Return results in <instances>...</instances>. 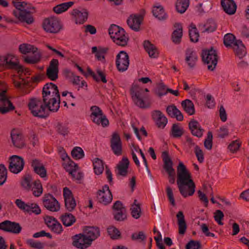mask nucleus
Masks as SVG:
<instances>
[{
	"mask_svg": "<svg viewBox=\"0 0 249 249\" xmlns=\"http://www.w3.org/2000/svg\"><path fill=\"white\" fill-rule=\"evenodd\" d=\"M63 224L66 227L71 226L76 221V218L71 213H66L60 216Z\"/></svg>",
	"mask_w": 249,
	"mask_h": 249,
	"instance_id": "2f4dec72",
	"label": "nucleus"
},
{
	"mask_svg": "<svg viewBox=\"0 0 249 249\" xmlns=\"http://www.w3.org/2000/svg\"><path fill=\"white\" fill-rule=\"evenodd\" d=\"M130 210L131 214L133 218L138 219L141 216V208L139 204L132 205Z\"/></svg>",
	"mask_w": 249,
	"mask_h": 249,
	"instance_id": "3c124183",
	"label": "nucleus"
},
{
	"mask_svg": "<svg viewBox=\"0 0 249 249\" xmlns=\"http://www.w3.org/2000/svg\"><path fill=\"white\" fill-rule=\"evenodd\" d=\"M28 206L29 207L26 212L28 213H34L36 214L40 213L41 210L37 204L31 203L30 204H28Z\"/></svg>",
	"mask_w": 249,
	"mask_h": 249,
	"instance_id": "052dcab7",
	"label": "nucleus"
},
{
	"mask_svg": "<svg viewBox=\"0 0 249 249\" xmlns=\"http://www.w3.org/2000/svg\"><path fill=\"white\" fill-rule=\"evenodd\" d=\"M34 55L32 56H22V58L23 59L25 62L28 64H34L38 63L40 61L41 56L40 53H37V52L33 53Z\"/></svg>",
	"mask_w": 249,
	"mask_h": 249,
	"instance_id": "4c0bfd02",
	"label": "nucleus"
},
{
	"mask_svg": "<svg viewBox=\"0 0 249 249\" xmlns=\"http://www.w3.org/2000/svg\"><path fill=\"white\" fill-rule=\"evenodd\" d=\"M59 62L56 59H53L46 70L47 77L52 81H56L58 77Z\"/></svg>",
	"mask_w": 249,
	"mask_h": 249,
	"instance_id": "4468645a",
	"label": "nucleus"
},
{
	"mask_svg": "<svg viewBox=\"0 0 249 249\" xmlns=\"http://www.w3.org/2000/svg\"><path fill=\"white\" fill-rule=\"evenodd\" d=\"M184 133L183 129L178 124H174L171 128V135L174 138H179Z\"/></svg>",
	"mask_w": 249,
	"mask_h": 249,
	"instance_id": "49530a36",
	"label": "nucleus"
},
{
	"mask_svg": "<svg viewBox=\"0 0 249 249\" xmlns=\"http://www.w3.org/2000/svg\"><path fill=\"white\" fill-rule=\"evenodd\" d=\"M19 51L22 54H26L29 53H35L37 52V48L30 44L23 43L19 46Z\"/></svg>",
	"mask_w": 249,
	"mask_h": 249,
	"instance_id": "e433bc0d",
	"label": "nucleus"
},
{
	"mask_svg": "<svg viewBox=\"0 0 249 249\" xmlns=\"http://www.w3.org/2000/svg\"><path fill=\"white\" fill-rule=\"evenodd\" d=\"M22 228L19 223L5 220L0 223V230L4 231L18 234L20 232Z\"/></svg>",
	"mask_w": 249,
	"mask_h": 249,
	"instance_id": "ddd939ff",
	"label": "nucleus"
},
{
	"mask_svg": "<svg viewBox=\"0 0 249 249\" xmlns=\"http://www.w3.org/2000/svg\"><path fill=\"white\" fill-rule=\"evenodd\" d=\"M189 0H177L176 3L177 11L180 14L185 13L189 7Z\"/></svg>",
	"mask_w": 249,
	"mask_h": 249,
	"instance_id": "72a5a7b5",
	"label": "nucleus"
},
{
	"mask_svg": "<svg viewBox=\"0 0 249 249\" xmlns=\"http://www.w3.org/2000/svg\"><path fill=\"white\" fill-rule=\"evenodd\" d=\"M63 166L66 171L68 172L70 174L76 172L78 167V165L71 159L67 161V163H64Z\"/></svg>",
	"mask_w": 249,
	"mask_h": 249,
	"instance_id": "c03bdc74",
	"label": "nucleus"
},
{
	"mask_svg": "<svg viewBox=\"0 0 249 249\" xmlns=\"http://www.w3.org/2000/svg\"><path fill=\"white\" fill-rule=\"evenodd\" d=\"M221 5L228 15H233L236 12L237 6L233 0H221Z\"/></svg>",
	"mask_w": 249,
	"mask_h": 249,
	"instance_id": "b1692460",
	"label": "nucleus"
},
{
	"mask_svg": "<svg viewBox=\"0 0 249 249\" xmlns=\"http://www.w3.org/2000/svg\"><path fill=\"white\" fill-rule=\"evenodd\" d=\"M112 214L114 219L117 221H124L127 219L126 209L113 212Z\"/></svg>",
	"mask_w": 249,
	"mask_h": 249,
	"instance_id": "a18cd8bd",
	"label": "nucleus"
},
{
	"mask_svg": "<svg viewBox=\"0 0 249 249\" xmlns=\"http://www.w3.org/2000/svg\"><path fill=\"white\" fill-rule=\"evenodd\" d=\"M12 3L16 8L13 11V14L19 21L26 22L28 24H32L34 22V19L31 12L26 9H21L22 4L24 3V1H13Z\"/></svg>",
	"mask_w": 249,
	"mask_h": 249,
	"instance_id": "20e7f679",
	"label": "nucleus"
},
{
	"mask_svg": "<svg viewBox=\"0 0 249 249\" xmlns=\"http://www.w3.org/2000/svg\"><path fill=\"white\" fill-rule=\"evenodd\" d=\"M142 89L137 85H133L130 89V94L135 104L142 108H147L150 107L149 104H146L141 97Z\"/></svg>",
	"mask_w": 249,
	"mask_h": 249,
	"instance_id": "6e6552de",
	"label": "nucleus"
},
{
	"mask_svg": "<svg viewBox=\"0 0 249 249\" xmlns=\"http://www.w3.org/2000/svg\"><path fill=\"white\" fill-rule=\"evenodd\" d=\"M128 40L129 38L127 36H125V33H124V36L119 35L118 36L113 39L114 43L121 46H126L127 44Z\"/></svg>",
	"mask_w": 249,
	"mask_h": 249,
	"instance_id": "de8ad7c7",
	"label": "nucleus"
},
{
	"mask_svg": "<svg viewBox=\"0 0 249 249\" xmlns=\"http://www.w3.org/2000/svg\"><path fill=\"white\" fill-rule=\"evenodd\" d=\"M201 245L199 241L191 240L185 246L186 249H201Z\"/></svg>",
	"mask_w": 249,
	"mask_h": 249,
	"instance_id": "680f3d73",
	"label": "nucleus"
},
{
	"mask_svg": "<svg viewBox=\"0 0 249 249\" xmlns=\"http://www.w3.org/2000/svg\"><path fill=\"white\" fill-rule=\"evenodd\" d=\"M52 226V227L50 228L51 231L57 234H60L63 231L62 226L57 220L53 222Z\"/></svg>",
	"mask_w": 249,
	"mask_h": 249,
	"instance_id": "e2e57ef3",
	"label": "nucleus"
},
{
	"mask_svg": "<svg viewBox=\"0 0 249 249\" xmlns=\"http://www.w3.org/2000/svg\"><path fill=\"white\" fill-rule=\"evenodd\" d=\"M71 15L74 17L76 24H82L87 20L89 12L85 9H82L81 10L74 9L72 11Z\"/></svg>",
	"mask_w": 249,
	"mask_h": 249,
	"instance_id": "aec40b11",
	"label": "nucleus"
},
{
	"mask_svg": "<svg viewBox=\"0 0 249 249\" xmlns=\"http://www.w3.org/2000/svg\"><path fill=\"white\" fill-rule=\"evenodd\" d=\"M237 40L236 39L235 36L232 34L228 33L224 36L223 43L226 47L232 48L234 46V44Z\"/></svg>",
	"mask_w": 249,
	"mask_h": 249,
	"instance_id": "ea45409f",
	"label": "nucleus"
},
{
	"mask_svg": "<svg viewBox=\"0 0 249 249\" xmlns=\"http://www.w3.org/2000/svg\"><path fill=\"white\" fill-rule=\"evenodd\" d=\"M42 26L45 32L51 34H57L62 29V24L60 20L55 17H50L44 18Z\"/></svg>",
	"mask_w": 249,
	"mask_h": 249,
	"instance_id": "39448f33",
	"label": "nucleus"
},
{
	"mask_svg": "<svg viewBox=\"0 0 249 249\" xmlns=\"http://www.w3.org/2000/svg\"><path fill=\"white\" fill-rule=\"evenodd\" d=\"M107 232L113 239H117L121 237L120 231L115 227H111L107 229Z\"/></svg>",
	"mask_w": 249,
	"mask_h": 249,
	"instance_id": "13d9d810",
	"label": "nucleus"
},
{
	"mask_svg": "<svg viewBox=\"0 0 249 249\" xmlns=\"http://www.w3.org/2000/svg\"><path fill=\"white\" fill-rule=\"evenodd\" d=\"M167 93L166 86L162 82L159 83L157 85V89L155 91V94L159 97H161L166 95Z\"/></svg>",
	"mask_w": 249,
	"mask_h": 249,
	"instance_id": "864d4df0",
	"label": "nucleus"
},
{
	"mask_svg": "<svg viewBox=\"0 0 249 249\" xmlns=\"http://www.w3.org/2000/svg\"><path fill=\"white\" fill-rule=\"evenodd\" d=\"M195 153L198 161L200 163H202L204 161V154L202 150L198 145H196L195 147Z\"/></svg>",
	"mask_w": 249,
	"mask_h": 249,
	"instance_id": "774afa93",
	"label": "nucleus"
},
{
	"mask_svg": "<svg viewBox=\"0 0 249 249\" xmlns=\"http://www.w3.org/2000/svg\"><path fill=\"white\" fill-rule=\"evenodd\" d=\"M6 57L7 61H6L5 66L10 69L18 71V72L23 71L24 67L19 64L18 61L14 55L8 54L6 55Z\"/></svg>",
	"mask_w": 249,
	"mask_h": 249,
	"instance_id": "4be33fe9",
	"label": "nucleus"
},
{
	"mask_svg": "<svg viewBox=\"0 0 249 249\" xmlns=\"http://www.w3.org/2000/svg\"><path fill=\"white\" fill-rule=\"evenodd\" d=\"M91 119L93 123L98 125L101 124L104 127L107 126L109 124V121L108 119L107 118L106 115L103 113L98 116L93 117L91 118Z\"/></svg>",
	"mask_w": 249,
	"mask_h": 249,
	"instance_id": "58836bf2",
	"label": "nucleus"
},
{
	"mask_svg": "<svg viewBox=\"0 0 249 249\" xmlns=\"http://www.w3.org/2000/svg\"><path fill=\"white\" fill-rule=\"evenodd\" d=\"M129 65V57L124 51H121L116 56V65L117 70L120 72L126 71Z\"/></svg>",
	"mask_w": 249,
	"mask_h": 249,
	"instance_id": "9d476101",
	"label": "nucleus"
},
{
	"mask_svg": "<svg viewBox=\"0 0 249 249\" xmlns=\"http://www.w3.org/2000/svg\"><path fill=\"white\" fill-rule=\"evenodd\" d=\"M42 102L48 106V109L56 112L60 107V95L57 86L52 83L46 84L42 91Z\"/></svg>",
	"mask_w": 249,
	"mask_h": 249,
	"instance_id": "f03ea898",
	"label": "nucleus"
},
{
	"mask_svg": "<svg viewBox=\"0 0 249 249\" xmlns=\"http://www.w3.org/2000/svg\"><path fill=\"white\" fill-rule=\"evenodd\" d=\"M205 30L204 32L212 33L216 29V24L213 19H209L204 25Z\"/></svg>",
	"mask_w": 249,
	"mask_h": 249,
	"instance_id": "603ef678",
	"label": "nucleus"
},
{
	"mask_svg": "<svg viewBox=\"0 0 249 249\" xmlns=\"http://www.w3.org/2000/svg\"><path fill=\"white\" fill-rule=\"evenodd\" d=\"M124 33H125L124 30L115 24H111L108 29V34L112 39L118 36L119 35L124 36Z\"/></svg>",
	"mask_w": 249,
	"mask_h": 249,
	"instance_id": "7c9ffc66",
	"label": "nucleus"
},
{
	"mask_svg": "<svg viewBox=\"0 0 249 249\" xmlns=\"http://www.w3.org/2000/svg\"><path fill=\"white\" fill-rule=\"evenodd\" d=\"M11 138L13 145L19 149L26 147V143L22 134L17 130L13 129L11 132Z\"/></svg>",
	"mask_w": 249,
	"mask_h": 249,
	"instance_id": "a211bd4d",
	"label": "nucleus"
},
{
	"mask_svg": "<svg viewBox=\"0 0 249 249\" xmlns=\"http://www.w3.org/2000/svg\"><path fill=\"white\" fill-rule=\"evenodd\" d=\"M185 61L191 69L194 68L197 61L198 57L196 53L191 48H188L185 52Z\"/></svg>",
	"mask_w": 249,
	"mask_h": 249,
	"instance_id": "5701e85b",
	"label": "nucleus"
},
{
	"mask_svg": "<svg viewBox=\"0 0 249 249\" xmlns=\"http://www.w3.org/2000/svg\"><path fill=\"white\" fill-rule=\"evenodd\" d=\"M188 127L193 135L199 138L203 136L204 130L196 120L192 119L189 123Z\"/></svg>",
	"mask_w": 249,
	"mask_h": 249,
	"instance_id": "412c9836",
	"label": "nucleus"
},
{
	"mask_svg": "<svg viewBox=\"0 0 249 249\" xmlns=\"http://www.w3.org/2000/svg\"><path fill=\"white\" fill-rule=\"evenodd\" d=\"M162 158L163 162V168L168 175L169 182L171 184L175 182L176 172L173 168V162L169 155L168 152L164 151L162 153Z\"/></svg>",
	"mask_w": 249,
	"mask_h": 249,
	"instance_id": "0eeeda50",
	"label": "nucleus"
},
{
	"mask_svg": "<svg viewBox=\"0 0 249 249\" xmlns=\"http://www.w3.org/2000/svg\"><path fill=\"white\" fill-rule=\"evenodd\" d=\"M181 106L184 110L189 115H192L195 114V109L194 103L189 99H186L181 102Z\"/></svg>",
	"mask_w": 249,
	"mask_h": 249,
	"instance_id": "473e14b6",
	"label": "nucleus"
},
{
	"mask_svg": "<svg viewBox=\"0 0 249 249\" xmlns=\"http://www.w3.org/2000/svg\"><path fill=\"white\" fill-rule=\"evenodd\" d=\"M145 51L151 58H156L158 56V52L156 47L149 40H145L143 43Z\"/></svg>",
	"mask_w": 249,
	"mask_h": 249,
	"instance_id": "c85d7f7f",
	"label": "nucleus"
},
{
	"mask_svg": "<svg viewBox=\"0 0 249 249\" xmlns=\"http://www.w3.org/2000/svg\"><path fill=\"white\" fill-rule=\"evenodd\" d=\"M151 116L159 128H164L167 124L168 120L165 116L159 110L152 112Z\"/></svg>",
	"mask_w": 249,
	"mask_h": 249,
	"instance_id": "6ab92c4d",
	"label": "nucleus"
},
{
	"mask_svg": "<svg viewBox=\"0 0 249 249\" xmlns=\"http://www.w3.org/2000/svg\"><path fill=\"white\" fill-rule=\"evenodd\" d=\"M201 57L203 63L208 65V69L213 71L217 64L218 55L216 51L213 47L209 50H203Z\"/></svg>",
	"mask_w": 249,
	"mask_h": 249,
	"instance_id": "423d86ee",
	"label": "nucleus"
},
{
	"mask_svg": "<svg viewBox=\"0 0 249 249\" xmlns=\"http://www.w3.org/2000/svg\"><path fill=\"white\" fill-rule=\"evenodd\" d=\"M84 232L86 238L91 240V242L100 235V230L97 227H87L84 229Z\"/></svg>",
	"mask_w": 249,
	"mask_h": 249,
	"instance_id": "a878e982",
	"label": "nucleus"
},
{
	"mask_svg": "<svg viewBox=\"0 0 249 249\" xmlns=\"http://www.w3.org/2000/svg\"><path fill=\"white\" fill-rule=\"evenodd\" d=\"M197 11L201 14L208 12L212 8V4L207 0L204 3H199L197 6Z\"/></svg>",
	"mask_w": 249,
	"mask_h": 249,
	"instance_id": "09e8293b",
	"label": "nucleus"
},
{
	"mask_svg": "<svg viewBox=\"0 0 249 249\" xmlns=\"http://www.w3.org/2000/svg\"><path fill=\"white\" fill-rule=\"evenodd\" d=\"M189 34L191 41L193 42H197L198 41V37L199 36L195 25H194V27L192 29L189 30Z\"/></svg>",
	"mask_w": 249,
	"mask_h": 249,
	"instance_id": "5fc2aeb1",
	"label": "nucleus"
},
{
	"mask_svg": "<svg viewBox=\"0 0 249 249\" xmlns=\"http://www.w3.org/2000/svg\"><path fill=\"white\" fill-rule=\"evenodd\" d=\"M143 20L142 14L131 15L127 20L129 27L133 30L138 32L140 30V25Z\"/></svg>",
	"mask_w": 249,
	"mask_h": 249,
	"instance_id": "f3484780",
	"label": "nucleus"
},
{
	"mask_svg": "<svg viewBox=\"0 0 249 249\" xmlns=\"http://www.w3.org/2000/svg\"><path fill=\"white\" fill-rule=\"evenodd\" d=\"M9 169L10 172L18 174L21 171L24 166L23 159L17 155H13L9 158Z\"/></svg>",
	"mask_w": 249,
	"mask_h": 249,
	"instance_id": "9b49d317",
	"label": "nucleus"
},
{
	"mask_svg": "<svg viewBox=\"0 0 249 249\" xmlns=\"http://www.w3.org/2000/svg\"><path fill=\"white\" fill-rule=\"evenodd\" d=\"M28 107L33 116L40 118L45 119L48 115L46 108L48 109V106L43 103L42 100L37 98H32L29 100Z\"/></svg>",
	"mask_w": 249,
	"mask_h": 249,
	"instance_id": "7ed1b4c3",
	"label": "nucleus"
},
{
	"mask_svg": "<svg viewBox=\"0 0 249 249\" xmlns=\"http://www.w3.org/2000/svg\"><path fill=\"white\" fill-rule=\"evenodd\" d=\"M232 48L235 55L240 59L244 57L247 53L245 46L240 39L235 42Z\"/></svg>",
	"mask_w": 249,
	"mask_h": 249,
	"instance_id": "bb28decb",
	"label": "nucleus"
},
{
	"mask_svg": "<svg viewBox=\"0 0 249 249\" xmlns=\"http://www.w3.org/2000/svg\"><path fill=\"white\" fill-rule=\"evenodd\" d=\"M55 128L57 133L63 136L67 135L69 133L68 126L63 123H57Z\"/></svg>",
	"mask_w": 249,
	"mask_h": 249,
	"instance_id": "37998d69",
	"label": "nucleus"
},
{
	"mask_svg": "<svg viewBox=\"0 0 249 249\" xmlns=\"http://www.w3.org/2000/svg\"><path fill=\"white\" fill-rule=\"evenodd\" d=\"M32 190L34 196L38 197L41 196L43 192V188L40 180H37L34 181Z\"/></svg>",
	"mask_w": 249,
	"mask_h": 249,
	"instance_id": "79ce46f5",
	"label": "nucleus"
},
{
	"mask_svg": "<svg viewBox=\"0 0 249 249\" xmlns=\"http://www.w3.org/2000/svg\"><path fill=\"white\" fill-rule=\"evenodd\" d=\"M131 239L133 240L144 241L146 239V236L143 231H141L139 232H134L131 235Z\"/></svg>",
	"mask_w": 249,
	"mask_h": 249,
	"instance_id": "338daca9",
	"label": "nucleus"
},
{
	"mask_svg": "<svg viewBox=\"0 0 249 249\" xmlns=\"http://www.w3.org/2000/svg\"><path fill=\"white\" fill-rule=\"evenodd\" d=\"M152 13L153 16L159 20H163L167 18L163 7L161 5L154 6L153 8Z\"/></svg>",
	"mask_w": 249,
	"mask_h": 249,
	"instance_id": "c9c22d12",
	"label": "nucleus"
},
{
	"mask_svg": "<svg viewBox=\"0 0 249 249\" xmlns=\"http://www.w3.org/2000/svg\"><path fill=\"white\" fill-rule=\"evenodd\" d=\"M174 27L177 29L173 31L172 34V41L176 44H178L180 43L182 36V27L181 24L176 23Z\"/></svg>",
	"mask_w": 249,
	"mask_h": 249,
	"instance_id": "cd10ccee",
	"label": "nucleus"
},
{
	"mask_svg": "<svg viewBox=\"0 0 249 249\" xmlns=\"http://www.w3.org/2000/svg\"><path fill=\"white\" fill-rule=\"evenodd\" d=\"M7 170L5 165L0 164V185H3L7 179Z\"/></svg>",
	"mask_w": 249,
	"mask_h": 249,
	"instance_id": "4d7b16f0",
	"label": "nucleus"
},
{
	"mask_svg": "<svg viewBox=\"0 0 249 249\" xmlns=\"http://www.w3.org/2000/svg\"><path fill=\"white\" fill-rule=\"evenodd\" d=\"M177 184L181 195L184 197L192 196L195 191L196 185L191 179V175L182 162L177 166Z\"/></svg>",
	"mask_w": 249,
	"mask_h": 249,
	"instance_id": "f257e3e1",
	"label": "nucleus"
},
{
	"mask_svg": "<svg viewBox=\"0 0 249 249\" xmlns=\"http://www.w3.org/2000/svg\"><path fill=\"white\" fill-rule=\"evenodd\" d=\"M93 164L95 174H101L103 173L104 169L103 160L98 158H96L94 161L93 162Z\"/></svg>",
	"mask_w": 249,
	"mask_h": 249,
	"instance_id": "a19ab883",
	"label": "nucleus"
},
{
	"mask_svg": "<svg viewBox=\"0 0 249 249\" xmlns=\"http://www.w3.org/2000/svg\"><path fill=\"white\" fill-rule=\"evenodd\" d=\"M97 198L100 203L107 205L111 203L113 196L111 192H106L104 191H98Z\"/></svg>",
	"mask_w": 249,
	"mask_h": 249,
	"instance_id": "393cba45",
	"label": "nucleus"
},
{
	"mask_svg": "<svg viewBox=\"0 0 249 249\" xmlns=\"http://www.w3.org/2000/svg\"><path fill=\"white\" fill-rule=\"evenodd\" d=\"M42 201L44 207L51 212H58L60 209L58 201L50 194H45L42 198Z\"/></svg>",
	"mask_w": 249,
	"mask_h": 249,
	"instance_id": "1a4fd4ad",
	"label": "nucleus"
},
{
	"mask_svg": "<svg viewBox=\"0 0 249 249\" xmlns=\"http://www.w3.org/2000/svg\"><path fill=\"white\" fill-rule=\"evenodd\" d=\"M65 206L66 209L69 212H72L75 208L76 204L74 197L67 198L64 200Z\"/></svg>",
	"mask_w": 249,
	"mask_h": 249,
	"instance_id": "6e6d98bb",
	"label": "nucleus"
},
{
	"mask_svg": "<svg viewBox=\"0 0 249 249\" xmlns=\"http://www.w3.org/2000/svg\"><path fill=\"white\" fill-rule=\"evenodd\" d=\"M214 219L218 224L220 225H223V223L222 222V220L224 217L223 213L220 210H216L214 213Z\"/></svg>",
	"mask_w": 249,
	"mask_h": 249,
	"instance_id": "0e129e2a",
	"label": "nucleus"
},
{
	"mask_svg": "<svg viewBox=\"0 0 249 249\" xmlns=\"http://www.w3.org/2000/svg\"><path fill=\"white\" fill-rule=\"evenodd\" d=\"M72 245L80 249H86L91 244V240L86 238L84 234H76L72 237Z\"/></svg>",
	"mask_w": 249,
	"mask_h": 249,
	"instance_id": "f8f14e48",
	"label": "nucleus"
},
{
	"mask_svg": "<svg viewBox=\"0 0 249 249\" xmlns=\"http://www.w3.org/2000/svg\"><path fill=\"white\" fill-rule=\"evenodd\" d=\"M74 4L73 1L62 3L58 4L53 8V11L54 13L59 14L67 11L70 7H71Z\"/></svg>",
	"mask_w": 249,
	"mask_h": 249,
	"instance_id": "f704fd0d",
	"label": "nucleus"
},
{
	"mask_svg": "<svg viewBox=\"0 0 249 249\" xmlns=\"http://www.w3.org/2000/svg\"><path fill=\"white\" fill-rule=\"evenodd\" d=\"M6 90L0 92V113L5 114L14 109V106L6 95Z\"/></svg>",
	"mask_w": 249,
	"mask_h": 249,
	"instance_id": "2eb2a0df",
	"label": "nucleus"
},
{
	"mask_svg": "<svg viewBox=\"0 0 249 249\" xmlns=\"http://www.w3.org/2000/svg\"><path fill=\"white\" fill-rule=\"evenodd\" d=\"M31 177L30 175L25 176L21 182V186L26 190H30L31 188Z\"/></svg>",
	"mask_w": 249,
	"mask_h": 249,
	"instance_id": "69168bd1",
	"label": "nucleus"
},
{
	"mask_svg": "<svg viewBox=\"0 0 249 249\" xmlns=\"http://www.w3.org/2000/svg\"><path fill=\"white\" fill-rule=\"evenodd\" d=\"M71 155L75 159H81L84 157V152L82 148L75 147L71 151Z\"/></svg>",
	"mask_w": 249,
	"mask_h": 249,
	"instance_id": "8fccbe9b",
	"label": "nucleus"
},
{
	"mask_svg": "<svg viewBox=\"0 0 249 249\" xmlns=\"http://www.w3.org/2000/svg\"><path fill=\"white\" fill-rule=\"evenodd\" d=\"M177 218L178 225V232L180 234H184L186 230L187 225L182 211H179L177 213Z\"/></svg>",
	"mask_w": 249,
	"mask_h": 249,
	"instance_id": "c756f323",
	"label": "nucleus"
},
{
	"mask_svg": "<svg viewBox=\"0 0 249 249\" xmlns=\"http://www.w3.org/2000/svg\"><path fill=\"white\" fill-rule=\"evenodd\" d=\"M204 145L206 149L208 150L212 149L213 145V134L211 131H208L207 138L204 141Z\"/></svg>",
	"mask_w": 249,
	"mask_h": 249,
	"instance_id": "bf43d9fd",
	"label": "nucleus"
},
{
	"mask_svg": "<svg viewBox=\"0 0 249 249\" xmlns=\"http://www.w3.org/2000/svg\"><path fill=\"white\" fill-rule=\"evenodd\" d=\"M110 147L113 153L117 156L122 154V143L120 137L118 133L114 132L110 139Z\"/></svg>",
	"mask_w": 249,
	"mask_h": 249,
	"instance_id": "dca6fc26",
	"label": "nucleus"
}]
</instances>
